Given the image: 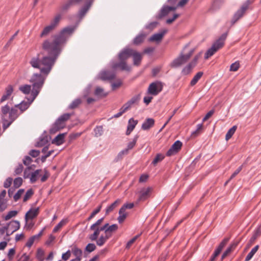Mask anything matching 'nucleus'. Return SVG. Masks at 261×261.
<instances>
[{"instance_id": "nucleus-15", "label": "nucleus", "mask_w": 261, "mask_h": 261, "mask_svg": "<svg viewBox=\"0 0 261 261\" xmlns=\"http://www.w3.org/2000/svg\"><path fill=\"white\" fill-rule=\"evenodd\" d=\"M167 32L168 30L167 29L161 30L159 33H155L152 35L149 38V41L151 42L155 41L156 42H161Z\"/></svg>"}, {"instance_id": "nucleus-6", "label": "nucleus", "mask_w": 261, "mask_h": 261, "mask_svg": "<svg viewBox=\"0 0 261 261\" xmlns=\"http://www.w3.org/2000/svg\"><path fill=\"white\" fill-rule=\"evenodd\" d=\"M9 111V106L7 104L1 107L2 120L3 130H5L14 122L12 119L7 118V115Z\"/></svg>"}, {"instance_id": "nucleus-12", "label": "nucleus", "mask_w": 261, "mask_h": 261, "mask_svg": "<svg viewBox=\"0 0 261 261\" xmlns=\"http://www.w3.org/2000/svg\"><path fill=\"white\" fill-rule=\"evenodd\" d=\"M92 4V1H89L86 3L79 10L77 14V17L82 20L90 9Z\"/></svg>"}, {"instance_id": "nucleus-17", "label": "nucleus", "mask_w": 261, "mask_h": 261, "mask_svg": "<svg viewBox=\"0 0 261 261\" xmlns=\"http://www.w3.org/2000/svg\"><path fill=\"white\" fill-rule=\"evenodd\" d=\"M13 91L14 89L13 86L11 85H8V86L5 88V93L0 99V102L3 103L5 101L9 99L10 97L13 93Z\"/></svg>"}, {"instance_id": "nucleus-18", "label": "nucleus", "mask_w": 261, "mask_h": 261, "mask_svg": "<svg viewBox=\"0 0 261 261\" xmlns=\"http://www.w3.org/2000/svg\"><path fill=\"white\" fill-rule=\"evenodd\" d=\"M261 235V225L256 228L253 232L252 237L250 239L247 243V247H250L255 241L257 238Z\"/></svg>"}, {"instance_id": "nucleus-7", "label": "nucleus", "mask_w": 261, "mask_h": 261, "mask_svg": "<svg viewBox=\"0 0 261 261\" xmlns=\"http://www.w3.org/2000/svg\"><path fill=\"white\" fill-rule=\"evenodd\" d=\"M163 85L160 81H155L150 84L147 89V94L156 96L163 90Z\"/></svg>"}, {"instance_id": "nucleus-62", "label": "nucleus", "mask_w": 261, "mask_h": 261, "mask_svg": "<svg viewBox=\"0 0 261 261\" xmlns=\"http://www.w3.org/2000/svg\"><path fill=\"white\" fill-rule=\"evenodd\" d=\"M201 55V52H200L199 53L195 55L193 60H192V61L189 63H190L193 66L195 67L197 64L198 60L200 57Z\"/></svg>"}, {"instance_id": "nucleus-59", "label": "nucleus", "mask_w": 261, "mask_h": 261, "mask_svg": "<svg viewBox=\"0 0 261 261\" xmlns=\"http://www.w3.org/2000/svg\"><path fill=\"white\" fill-rule=\"evenodd\" d=\"M24 190L23 189H20L13 196V199L15 202L17 201L21 197V195L24 193Z\"/></svg>"}, {"instance_id": "nucleus-55", "label": "nucleus", "mask_w": 261, "mask_h": 261, "mask_svg": "<svg viewBox=\"0 0 261 261\" xmlns=\"http://www.w3.org/2000/svg\"><path fill=\"white\" fill-rule=\"evenodd\" d=\"M159 24V22L158 21H153L151 22L145 26V29L146 30H148L149 31H152L155 28H156L157 25Z\"/></svg>"}, {"instance_id": "nucleus-51", "label": "nucleus", "mask_w": 261, "mask_h": 261, "mask_svg": "<svg viewBox=\"0 0 261 261\" xmlns=\"http://www.w3.org/2000/svg\"><path fill=\"white\" fill-rule=\"evenodd\" d=\"M119 217L117 218L119 223H122L127 217V214L124 211L120 213V209L119 211Z\"/></svg>"}, {"instance_id": "nucleus-28", "label": "nucleus", "mask_w": 261, "mask_h": 261, "mask_svg": "<svg viewBox=\"0 0 261 261\" xmlns=\"http://www.w3.org/2000/svg\"><path fill=\"white\" fill-rule=\"evenodd\" d=\"M121 201V200L120 199H117L111 205L108 206L106 209L105 215L107 216L109 213L112 212L116 207L119 205Z\"/></svg>"}, {"instance_id": "nucleus-53", "label": "nucleus", "mask_w": 261, "mask_h": 261, "mask_svg": "<svg viewBox=\"0 0 261 261\" xmlns=\"http://www.w3.org/2000/svg\"><path fill=\"white\" fill-rule=\"evenodd\" d=\"M72 252L76 257H79L80 260H81L83 252L81 249H79L76 247H74L72 249Z\"/></svg>"}, {"instance_id": "nucleus-19", "label": "nucleus", "mask_w": 261, "mask_h": 261, "mask_svg": "<svg viewBox=\"0 0 261 261\" xmlns=\"http://www.w3.org/2000/svg\"><path fill=\"white\" fill-rule=\"evenodd\" d=\"M115 77V74L109 71H103L99 75V78L102 81L114 80Z\"/></svg>"}, {"instance_id": "nucleus-37", "label": "nucleus", "mask_w": 261, "mask_h": 261, "mask_svg": "<svg viewBox=\"0 0 261 261\" xmlns=\"http://www.w3.org/2000/svg\"><path fill=\"white\" fill-rule=\"evenodd\" d=\"M68 222V219H62L53 229V232L55 233L59 231L64 225L66 224Z\"/></svg>"}, {"instance_id": "nucleus-21", "label": "nucleus", "mask_w": 261, "mask_h": 261, "mask_svg": "<svg viewBox=\"0 0 261 261\" xmlns=\"http://www.w3.org/2000/svg\"><path fill=\"white\" fill-rule=\"evenodd\" d=\"M67 133L58 134L52 141L51 143L57 146H60L65 142V137Z\"/></svg>"}, {"instance_id": "nucleus-47", "label": "nucleus", "mask_w": 261, "mask_h": 261, "mask_svg": "<svg viewBox=\"0 0 261 261\" xmlns=\"http://www.w3.org/2000/svg\"><path fill=\"white\" fill-rule=\"evenodd\" d=\"M19 90L24 94H29L31 91V86L29 85H24L19 87Z\"/></svg>"}, {"instance_id": "nucleus-57", "label": "nucleus", "mask_w": 261, "mask_h": 261, "mask_svg": "<svg viewBox=\"0 0 261 261\" xmlns=\"http://www.w3.org/2000/svg\"><path fill=\"white\" fill-rule=\"evenodd\" d=\"M134 206L135 205L133 202L125 203L120 208V213L122 211L125 212L126 209H132L134 207Z\"/></svg>"}, {"instance_id": "nucleus-44", "label": "nucleus", "mask_w": 261, "mask_h": 261, "mask_svg": "<svg viewBox=\"0 0 261 261\" xmlns=\"http://www.w3.org/2000/svg\"><path fill=\"white\" fill-rule=\"evenodd\" d=\"M82 103V100L80 98H76L72 101V102L68 106V109H74Z\"/></svg>"}, {"instance_id": "nucleus-49", "label": "nucleus", "mask_w": 261, "mask_h": 261, "mask_svg": "<svg viewBox=\"0 0 261 261\" xmlns=\"http://www.w3.org/2000/svg\"><path fill=\"white\" fill-rule=\"evenodd\" d=\"M141 235V233L135 236L132 239H131L129 241H128L125 245V249H129L132 245L135 243V242L140 237Z\"/></svg>"}, {"instance_id": "nucleus-45", "label": "nucleus", "mask_w": 261, "mask_h": 261, "mask_svg": "<svg viewBox=\"0 0 261 261\" xmlns=\"http://www.w3.org/2000/svg\"><path fill=\"white\" fill-rule=\"evenodd\" d=\"M93 132L95 137H99L101 136L103 133V126L102 125L96 126L94 128Z\"/></svg>"}, {"instance_id": "nucleus-31", "label": "nucleus", "mask_w": 261, "mask_h": 261, "mask_svg": "<svg viewBox=\"0 0 261 261\" xmlns=\"http://www.w3.org/2000/svg\"><path fill=\"white\" fill-rule=\"evenodd\" d=\"M28 101H25V100H22L21 102V106L19 108V110L20 111V114L23 113L25 111H26L30 107V105L33 102L34 100H32V98H28Z\"/></svg>"}, {"instance_id": "nucleus-63", "label": "nucleus", "mask_w": 261, "mask_h": 261, "mask_svg": "<svg viewBox=\"0 0 261 261\" xmlns=\"http://www.w3.org/2000/svg\"><path fill=\"white\" fill-rule=\"evenodd\" d=\"M201 158V155L199 154V155H198L193 161V162L191 163V164L189 166V168L191 170H193L195 167H196V164L197 163V162L199 161V160Z\"/></svg>"}, {"instance_id": "nucleus-9", "label": "nucleus", "mask_w": 261, "mask_h": 261, "mask_svg": "<svg viewBox=\"0 0 261 261\" xmlns=\"http://www.w3.org/2000/svg\"><path fill=\"white\" fill-rule=\"evenodd\" d=\"M134 49L129 47H125L120 50L118 54V60H122L126 62V60L131 57Z\"/></svg>"}, {"instance_id": "nucleus-41", "label": "nucleus", "mask_w": 261, "mask_h": 261, "mask_svg": "<svg viewBox=\"0 0 261 261\" xmlns=\"http://www.w3.org/2000/svg\"><path fill=\"white\" fill-rule=\"evenodd\" d=\"M227 36V32L223 33L220 37L215 42L216 44L220 45V47L221 48L224 44V41Z\"/></svg>"}, {"instance_id": "nucleus-14", "label": "nucleus", "mask_w": 261, "mask_h": 261, "mask_svg": "<svg viewBox=\"0 0 261 261\" xmlns=\"http://www.w3.org/2000/svg\"><path fill=\"white\" fill-rule=\"evenodd\" d=\"M147 34L143 32H141L138 35H137L132 40V44L135 46H138L141 44L145 40Z\"/></svg>"}, {"instance_id": "nucleus-5", "label": "nucleus", "mask_w": 261, "mask_h": 261, "mask_svg": "<svg viewBox=\"0 0 261 261\" xmlns=\"http://www.w3.org/2000/svg\"><path fill=\"white\" fill-rule=\"evenodd\" d=\"M252 3L250 0H247L243 4L240 9L234 14L231 20V25L234 24L241 18H242L246 10L248 9L249 6Z\"/></svg>"}, {"instance_id": "nucleus-60", "label": "nucleus", "mask_w": 261, "mask_h": 261, "mask_svg": "<svg viewBox=\"0 0 261 261\" xmlns=\"http://www.w3.org/2000/svg\"><path fill=\"white\" fill-rule=\"evenodd\" d=\"M128 153V152L127 151V150L125 149L121 150L120 152H119L117 156L114 160V161L118 162L119 160H121L123 158V156L124 154H127Z\"/></svg>"}, {"instance_id": "nucleus-48", "label": "nucleus", "mask_w": 261, "mask_h": 261, "mask_svg": "<svg viewBox=\"0 0 261 261\" xmlns=\"http://www.w3.org/2000/svg\"><path fill=\"white\" fill-rule=\"evenodd\" d=\"M139 138V135H136L132 141L129 142L127 146V148H125L126 150H127V151L128 152L129 150H130L134 148V147L135 146L136 142Z\"/></svg>"}, {"instance_id": "nucleus-11", "label": "nucleus", "mask_w": 261, "mask_h": 261, "mask_svg": "<svg viewBox=\"0 0 261 261\" xmlns=\"http://www.w3.org/2000/svg\"><path fill=\"white\" fill-rule=\"evenodd\" d=\"M40 212L39 207L36 208H31L26 213L24 216V219L25 221V225H27V222L29 220H33L36 218L39 215Z\"/></svg>"}, {"instance_id": "nucleus-58", "label": "nucleus", "mask_w": 261, "mask_h": 261, "mask_svg": "<svg viewBox=\"0 0 261 261\" xmlns=\"http://www.w3.org/2000/svg\"><path fill=\"white\" fill-rule=\"evenodd\" d=\"M44 254V252L41 248H38L36 253V258L39 261H43L44 258L43 257Z\"/></svg>"}, {"instance_id": "nucleus-22", "label": "nucleus", "mask_w": 261, "mask_h": 261, "mask_svg": "<svg viewBox=\"0 0 261 261\" xmlns=\"http://www.w3.org/2000/svg\"><path fill=\"white\" fill-rule=\"evenodd\" d=\"M48 142V135L46 134V132L44 131V134L39 137V141L35 143V146L36 147H42L46 145Z\"/></svg>"}, {"instance_id": "nucleus-13", "label": "nucleus", "mask_w": 261, "mask_h": 261, "mask_svg": "<svg viewBox=\"0 0 261 261\" xmlns=\"http://www.w3.org/2000/svg\"><path fill=\"white\" fill-rule=\"evenodd\" d=\"M131 57L133 58V65L134 66L138 67L141 65L143 59L142 54L134 49Z\"/></svg>"}, {"instance_id": "nucleus-52", "label": "nucleus", "mask_w": 261, "mask_h": 261, "mask_svg": "<svg viewBox=\"0 0 261 261\" xmlns=\"http://www.w3.org/2000/svg\"><path fill=\"white\" fill-rule=\"evenodd\" d=\"M18 214V211L16 210L11 211L4 217V220L8 221L11 218L15 217Z\"/></svg>"}, {"instance_id": "nucleus-43", "label": "nucleus", "mask_w": 261, "mask_h": 261, "mask_svg": "<svg viewBox=\"0 0 261 261\" xmlns=\"http://www.w3.org/2000/svg\"><path fill=\"white\" fill-rule=\"evenodd\" d=\"M237 129V125H233L232 127H231L228 132H227L226 135H225V140L226 141H228L229 140L232 136L234 134L235 132L236 131Z\"/></svg>"}, {"instance_id": "nucleus-10", "label": "nucleus", "mask_w": 261, "mask_h": 261, "mask_svg": "<svg viewBox=\"0 0 261 261\" xmlns=\"http://www.w3.org/2000/svg\"><path fill=\"white\" fill-rule=\"evenodd\" d=\"M119 61V62H112L111 63V68L113 70H117L119 68L122 71H129L130 70V68L127 65L126 62L122 60Z\"/></svg>"}, {"instance_id": "nucleus-54", "label": "nucleus", "mask_w": 261, "mask_h": 261, "mask_svg": "<svg viewBox=\"0 0 261 261\" xmlns=\"http://www.w3.org/2000/svg\"><path fill=\"white\" fill-rule=\"evenodd\" d=\"M23 180L21 177H18L14 179L13 181V187L15 188H18L20 187L22 184Z\"/></svg>"}, {"instance_id": "nucleus-25", "label": "nucleus", "mask_w": 261, "mask_h": 261, "mask_svg": "<svg viewBox=\"0 0 261 261\" xmlns=\"http://www.w3.org/2000/svg\"><path fill=\"white\" fill-rule=\"evenodd\" d=\"M170 12L168 9V5H164L159 11L158 13L156 14L155 18L156 19H161L163 17L166 16Z\"/></svg>"}, {"instance_id": "nucleus-61", "label": "nucleus", "mask_w": 261, "mask_h": 261, "mask_svg": "<svg viewBox=\"0 0 261 261\" xmlns=\"http://www.w3.org/2000/svg\"><path fill=\"white\" fill-rule=\"evenodd\" d=\"M118 228V226L117 224H113L110 226H108V228L107 229V231H108V233H112L116 231Z\"/></svg>"}, {"instance_id": "nucleus-16", "label": "nucleus", "mask_w": 261, "mask_h": 261, "mask_svg": "<svg viewBox=\"0 0 261 261\" xmlns=\"http://www.w3.org/2000/svg\"><path fill=\"white\" fill-rule=\"evenodd\" d=\"M220 45H219V44H216L215 42H214L211 47L208 48L205 53L204 59H207L213 55H214L216 52H217L220 48H221L220 47Z\"/></svg>"}, {"instance_id": "nucleus-2", "label": "nucleus", "mask_w": 261, "mask_h": 261, "mask_svg": "<svg viewBox=\"0 0 261 261\" xmlns=\"http://www.w3.org/2000/svg\"><path fill=\"white\" fill-rule=\"evenodd\" d=\"M45 81V78L41 73H34L30 82L32 83L33 89L31 91L32 100H34L41 91Z\"/></svg>"}, {"instance_id": "nucleus-3", "label": "nucleus", "mask_w": 261, "mask_h": 261, "mask_svg": "<svg viewBox=\"0 0 261 261\" xmlns=\"http://www.w3.org/2000/svg\"><path fill=\"white\" fill-rule=\"evenodd\" d=\"M189 46V43L185 45L179 56L174 59L170 63V66L173 68H177L185 64L190 59L195 51V48L191 49L189 53L185 54V51L186 48Z\"/></svg>"}, {"instance_id": "nucleus-1", "label": "nucleus", "mask_w": 261, "mask_h": 261, "mask_svg": "<svg viewBox=\"0 0 261 261\" xmlns=\"http://www.w3.org/2000/svg\"><path fill=\"white\" fill-rule=\"evenodd\" d=\"M75 27L67 26L63 28L58 34L53 36V40H45L42 44V48L46 51L48 56L41 59V64L45 67L40 69V72L48 74L54 66L56 60L61 54L62 47L66 44L69 37L73 33Z\"/></svg>"}, {"instance_id": "nucleus-36", "label": "nucleus", "mask_w": 261, "mask_h": 261, "mask_svg": "<svg viewBox=\"0 0 261 261\" xmlns=\"http://www.w3.org/2000/svg\"><path fill=\"white\" fill-rule=\"evenodd\" d=\"M203 73L202 71L198 72L193 77V78L192 79V80L190 82V85L191 86H193L195 85L198 82V81L200 79V78L203 75Z\"/></svg>"}, {"instance_id": "nucleus-23", "label": "nucleus", "mask_w": 261, "mask_h": 261, "mask_svg": "<svg viewBox=\"0 0 261 261\" xmlns=\"http://www.w3.org/2000/svg\"><path fill=\"white\" fill-rule=\"evenodd\" d=\"M151 190L152 189L150 187L141 190L140 192L138 200L139 201H144L146 200L149 197Z\"/></svg>"}, {"instance_id": "nucleus-4", "label": "nucleus", "mask_w": 261, "mask_h": 261, "mask_svg": "<svg viewBox=\"0 0 261 261\" xmlns=\"http://www.w3.org/2000/svg\"><path fill=\"white\" fill-rule=\"evenodd\" d=\"M72 113H64L60 116L52 124L49 132L50 134H55L66 126V122L72 116Z\"/></svg>"}, {"instance_id": "nucleus-27", "label": "nucleus", "mask_w": 261, "mask_h": 261, "mask_svg": "<svg viewBox=\"0 0 261 261\" xmlns=\"http://www.w3.org/2000/svg\"><path fill=\"white\" fill-rule=\"evenodd\" d=\"M154 124V120L153 118H148L143 123L141 128L143 130H148Z\"/></svg>"}, {"instance_id": "nucleus-46", "label": "nucleus", "mask_w": 261, "mask_h": 261, "mask_svg": "<svg viewBox=\"0 0 261 261\" xmlns=\"http://www.w3.org/2000/svg\"><path fill=\"white\" fill-rule=\"evenodd\" d=\"M61 18V15L60 14H57L53 20H52L50 22V25L54 29L57 26L58 23L60 22V20Z\"/></svg>"}, {"instance_id": "nucleus-56", "label": "nucleus", "mask_w": 261, "mask_h": 261, "mask_svg": "<svg viewBox=\"0 0 261 261\" xmlns=\"http://www.w3.org/2000/svg\"><path fill=\"white\" fill-rule=\"evenodd\" d=\"M96 246L93 243H88L85 248V251L91 253L96 249Z\"/></svg>"}, {"instance_id": "nucleus-40", "label": "nucleus", "mask_w": 261, "mask_h": 261, "mask_svg": "<svg viewBox=\"0 0 261 261\" xmlns=\"http://www.w3.org/2000/svg\"><path fill=\"white\" fill-rule=\"evenodd\" d=\"M194 67V66L189 63L187 65L182 68L181 72V74L184 75H187L189 74Z\"/></svg>"}, {"instance_id": "nucleus-35", "label": "nucleus", "mask_w": 261, "mask_h": 261, "mask_svg": "<svg viewBox=\"0 0 261 261\" xmlns=\"http://www.w3.org/2000/svg\"><path fill=\"white\" fill-rule=\"evenodd\" d=\"M165 157V155L162 153H157L152 161L151 164L155 166L158 163L162 162L164 159Z\"/></svg>"}, {"instance_id": "nucleus-42", "label": "nucleus", "mask_w": 261, "mask_h": 261, "mask_svg": "<svg viewBox=\"0 0 261 261\" xmlns=\"http://www.w3.org/2000/svg\"><path fill=\"white\" fill-rule=\"evenodd\" d=\"M41 171V169H37L35 170L34 172L31 173L30 182L31 183H35L37 181L38 179V176H39V173Z\"/></svg>"}, {"instance_id": "nucleus-29", "label": "nucleus", "mask_w": 261, "mask_h": 261, "mask_svg": "<svg viewBox=\"0 0 261 261\" xmlns=\"http://www.w3.org/2000/svg\"><path fill=\"white\" fill-rule=\"evenodd\" d=\"M8 226V229H11L12 232H14L20 228V222L18 220H12L11 221L7 223Z\"/></svg>"}, {"instance_id": "nucleus-38", "label": "nucleus", "mask_w": 261, "mask_h": 261, "mask_svg": "<svg viewBox=\"0 0 261 261\" xmlns=\"http://www.w3.org/2000/svg\"><path fill=\"white\" fill-rule=\"evenodd\" d=\"M259 245H257L254 247H253L250 252L247 254L246 256L245 261H249L253 257L255 253L259 249Z\"/></svg>"}, {"instance_id": "nucleus-34", "label": "nucleus", "mask_w": 261, "mask_h": 261, "mask_svg": "<svg viewBox=\"0 0 261 261\" xmlns=\"http://www.w3.org/2000/svg\"><path fill=\"white\" fill-rule=\"evenodd\" d=\"M94 94L99 98H104L108 95V93L105 92L102 88L97 87L95 90Z\"/></svg>"}, {"instance_id": "nucleus-50", "label": "nucleus", "mask_w": 261, "mask_h": 261, "mask_svg": "<svg viewBox=\"0 0 261 261\" xmlns=\"http://www.w3.org/2000/svg\"><path fill=\"white\" fill-rule=\"evenodd\" d=\"M34 190L32 188L28 190L23 198V201H27L34 195Z\"/></svg>"}, {"instance_id": "nucleus-33", "label": "nucleus", "mask_w": 261, "mask_h": 261, "mask_svg": "<svg viewBox=\"0 0 261 261\" xmlns=\"http://www.w3.org/2000/svg\"><path fill=\"white\" fill-rule=\"evenodd\" d=\"M54 30V29L50 25L46 26L40 34V37L43 38L48 36Z\"/></svg>"}, {"instance_id": "nucleus-8", "label": "nucleus", "mask_w": 261, "mask_h": 261, "mask_svg": "<svg viewBox=\"0 0 261 261\" xmlns=\"http://www.w3.org/2000/svg\"><path fill=\"white\" fill-rule=\"evenodd\" d=\"M182 146V143L180 141H176L166 152V156H171L177 154L180 150Z\"/></svg>"}, {"instance_id": "nucleus-20", "label": "nucleus", "mask_w": 261, "mask_h": 261, "mask_svg": "<svg viewBox=\"0 0 261 261\" xmlns=\"http://www.w3.org/2000/svg\"><path fill=\"white\" fill-rule=\"evenodd\" d=\"M40 54H38L36 57H33L29 62V63L32 67L40 70L41 64V59H40Z\"/></svg>"}, {"instance_id": "nucleus-39", "label": "nucleus", "mask_w": 261, "mask_h": 261, "mask_svg": "<svg viewBox=\"0 0 261 261\" xmlns=\"http://www.w3.org/2000/svg\"><path fill=\"white\" fill-rule=\"evenodd\" d=\"M105 201H103L102 202H101V203L91 213V214H90V215L89 216V217L87 219V221H90L91 220L92 218H93L94 217V216L97 214L98 213H99L100 212V211H101V208H102V203L104 202Z\"/></svg>"}, {"instance_id": "nucleus-24", "label": "nucleus", "mask_w": 261, "mask_h": 261, "mask_svg": "<svg viewBox=\"0 0 261 261\" xmlns=\"http://www.w3.org/2000/svg\"><path fill=\"white\" fill-rule=\"evenodd\" d=\"M141 98V94H138L133 96L130 100L127 101V102L124 103L123 106L127 110L129 109L133 104L138 103Z\"/></svg>"}, {"instance_id": "nucleus-32", "label": "nucleus", "mask_w": 261, "mask_h": 261, "mask_svg": "<svg viewBox=\"0 0 261 261\" xmlns=\"http://www.w3.org/2000/svg\"><path fill=\"white\" fill-rule=\"evenodd\" d=\"M240 243V241H234L231 243L229 246L227 247L226 250L224 252L227 255H229L232 251H233Z\"/></svg>"}, {"instance_id": "nucleus-26", "label": "nucleus", "mask_w": 261, "mask_h": 261, "mask_svg": "<svg viewBox=\"0 0 261 261\" xmlns=\"http://www.w3.org/2000/svg\"><path fill=\"white\" fill-rule=\"evenodd\" d=\"M138 123V120H134V118H131L128 120V125L127 126V130L126 131L125 134L128 136L130 135L132 132L135 128L136 125Z\"/></svg>"}, {"instance_id": "nucleus-30", "label": "nucleus", "mask_w": 261, "mask_h": 261, "mask_svg": "<svg viewBox=\"0 0 261 261\" xmlns=\"http://www.w3.org/2000/svg\"><path fill=\"white\" fill-rule=\"evenodd\" d=\"M9 116L8 117L9 119H12L14 121L18 117L20 113H18V110L15 108H10L9 107V111L8 112Z\"/></svg>"}, {"instance_id": "nucleus-64", "label": "nucleus", "mask_w": 261, "mask_h": 261, "mask_svg": "<svg viewBox=\"0 0 261 261\" xmlns=\"http://www.w3.org/2000/svg\"><path fill=\"white\" fill-rule=\"evenodd\" d=\"M229 240H230V238H229V237L224 238L223 239V240L220 243V244H219V245L218 246L223 250L224 247L226 246V245L229 242Z\"/></svg>"}]
</instances>
